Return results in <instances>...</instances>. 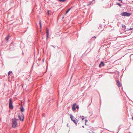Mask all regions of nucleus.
Here are the masks:
<instances>
[{
  "instance_id": "obj_5",
  "label": "nucleus",
  "mask_w": 133,
  "mask_h": 133,
  "mask_svg": "<svg viewBox=\"0 0 133 133\" xmlns=\"http://www.w3.org/2000/svg\"><path fill=\"white\" fill-rule=\"evenodd\" d=\"M105 65V63L103 61H101L99 64V67L101 68L102 66H103Z\"/></svg>"
},
{
  "instance_id": "obj_21",
  "label": "nucleus",
  "mask_w": 133,
  "mask_h": 133,
  "mask_svg": "<svg viewBox=\"0 0 133 133\" xmlns=\"http://www.w3.org/2000/svg\"><path fill=\"white\" fill-rule=\"evenodd\" d=\"M47 14L48 15H49L50 14V12H49V11L48 10H47Z\"/></svg>"
},
{
  "instance_id": "obj_4",
  "label": "nucleus",
  "mask_w": 133,
  "mask_h": 133,
  "mask_svg": "<svg viewBox=\"0 0 133 133\" xmlns=\"http://www.w3.org/2000/svg\"><path fill=\"white\" fill-rule=\"evenodd\" d=\"M46 39H47L49 36V29L48 28L46 29Z\"/></svg>"
},
{
  "instance_id": "obj_10",
  "label": "nucleus",
  "mask_w": 133,
  "mask_h": 133,
  "mask_svg": "<svg viewBox=\"0 0 133 133\" xmlns=\"http://www.w3.org/2000/svg\"><path fill=\"white\" fill-rule=\"evenodd\" d=\"M76 118H75L74 119H71V120L73 121L74 123L76 124V125H77V122L75 120Z\"/></svg>"
},
{
  "instance_id": "obj_13",
  "label": "nucleus",
  "mask_w": 133,
  "mask_h": 133,
  "mask_svg": "<svg viewBox=\"0 0 133 133\" xmlns=\"http://www.w3.org/2000/svg\"><path fill=\"white\" fill-rule=\"evenodd\" d=\"M20 109L21 112H23L24 111V109L23 107L22 106H21L20 108Z\"/></svg>"
},
{
  "instance_id": "obj_8",
  "label": "nucleus",
  "mask_w": 133,
  "mask_h": 133,
  "mask_svg": "<svg viewBox=\"0 0 133 133\" xmlns=\"http://www.w3.org/2000/svg\"><path fill=\"white\" fill-rule=\"evenodd\" d=\"M117 85L118 87H120L121 86V84L120 83L119 81V80L116 81Z\"/></svg>"
},
{
  "instance_id": "obj_15",
  "label": "nucleus",
  "mask_w": 133,
  "mask_h": 133,
  "mask_svg": "<svg viewBox=\"0 0 133 133\" xmlns=\"http://www.w3.org/2000/svg\"><path fill=\"white\" fill-rule=\"evenodd\" d=\"M116 3L117 5H118L120 7H121V6L122 5L119 3H118V2H116Z\"/></svg>"
},
{
  "instance_id": "obj_11",
  "label": "nucleus",
  "mask_w": 133,
  "mask_h": 133,
  "mask_svg": "<svg viewBox=\"0 0 133 133\" xmlns=\"http://www.w3.org/2000/svg\"><path fill=\"white\" fill-rule=\"evenodd\" d=\"M126 12H124L121 14V15L123 16H125Z\"/></svg>"
},
{
  "instance_id": "obj_32",
  "label": "nucleus",
  "mask_w": 133,
  "mask_h": 133,
  "mask_svg": "<svg viewBox=\"0 0 133 133\" xmlns=\"http://www.w3.org/2000/svg\"><path fill=\"white\" fill-rule=\"evenodd\" d=\"M82 127L83 128H84V127L83 126H82Z\"/></svg>"
},
{
  "instance_id": "obj_6",
  "label": "nucleus",
  "mask_w": 133,
  "mask_h": 133,
  "mask_svg": "<svg viewBox=\"0 0 133 133\" xmlns=\"http://www.w3.org/2000/svg\"><path fill=\"white\" fill-rule=\"evenodd\" d=\"M76 105V103L74 104L72 107V110L73 111H74L76 110V108H75V106Z\"/></svg>"
},
{
  "instance_id": "obj_27",
  "label": "nucleus",
  "mask_w": 133,
  "mask_h": 133,
  "mask_svg": "<svg viewBox=\"0 0 133 133\" xmlns=\"http://www.w3.org/2000/svg\"><path fill=\"white\" fill-rule=\"evenodd\" d=\"M117 0L119 1H121V3L122 2V1H123V0Z\"/></svg>"
},
{
  "instance_id": "obj_29",
  "label": "nucleus",
  "mask_w": 133,
  "mask_h": 133,
  "mask_svg": "<svg viewBox=\"0 0 133 133\" xmlns=\"http://www.w3.org/2000/svg\"><path fill=\"white\" fill-rule=\"evenodd\" d=\"M132 120H133V116L132 117Z\"/></svg>"
},
{
  "instance_id": "obj_31",
  "label": "nucleus",
  "mask_w": 133,
  "mask_h": 133,
  "mask_svg": "<svg viewBox=\"0 0 133 133\" xmlns=\"http://www.w3.org/2000/svg\"><path fill=\"white\" fill-rule=\"evenodd\" d=\"M82 120H83L84 119V118H82Z\"/></svg>"
},
{
  "instance_id": "obj_14",
  "label": "nucleus",
  "mask_w": 133,
  "mask_h": 133,
  "mask_svg": "<svg viewBox=\"0 0 133 133\" xmlns=\"http://www.w3.org/2000/svg\"><path fill=\"white\" fill-rule=\"evenodd\" d=\"M70 116L71 120L73 119V118H74L73 116L71 114H70Z\"/></svg>"
},
{
  "instance_id": "obj_19",
  "label": "nucleus",
  "mask_w": 133,
  "mask_h": 133,
  "mask_svg": "<svg viewBox=\"0 0 133 133\" xmlns=\"http://www.w3.org/2000/svg\"><path fill=\"white\" fill-rule=\"evenodd\" d=\"M133 29V28H130V29H127L126 30V31H128L129 30H132Z\"/></svg>"
},
{
  "instance_id": "obj_20",
  "label": "nucleus",
  "mask_w": 133,
  "mask_h": 133,
  "mask_svg": "<svg viewBox=\"0 0 133 133\" xmlns=\"http://www.w3.org/2000/svg\"><path fill=\"white\" fill-rule=\"evenodd\" d=\"M12 72V71H9L8 73V76H9L10 74Z\"/></svg>"
},
{
  "instance_id": "obj_25",
  "label": "nucleus",
  "mask_w": 133,
  "mask_h": 133,
  "mask_svg": "<svg viewBox=\"0 0 133 133\" xmlns=\"http://www.w3.org/2000/svg\"><path fill=\"white\" fill-rule=\"evenodd\" d=\"M39 25H42L41 23V21H40Z\"/></svg>"
},
{
  "instance_id": "obj_16",
  "label": "nucleus",
  "mask_w": 133,
  "mask_h": 133,
  "mask_svg": "<svg viewBox=\"0 0 133 133\" xmlns=\"http://www.w3.org/2000/svg\"><path fill=\"white\" fill-rule=\"evenodd\" d=\"M60 2H64L66 1V0H58Z\"/></svg>"
},
{
  "instance_id": "obj_9",
  "label": "nucleus",
  "mask_w": 133,
  "mask_h": 133,
  "mask_svg": "<svg viewBox=\"0 0 133 133\" xmlns=\"http://www.w3.org/2000/svg\"><path fill=\"white\" fill-rule=\"evenodd\" d=\"M131 15V14L130 13L126 12L125 16L129 17Z\"/></svg>"
},
{
  "instance_id": "obj_1",
  "label": "nucleus",
  "mask_w": 133,
  "mask_h": 133,
  "mask_svg": "<svg viewBox=\"0 0 133 133\" xmlns=\"http://www.w3.org/2000/svg\"><path fill=\"white\" fill-rule=\"evenodd\" d=\"M12 127L13 128H15L18 126L17 121H16V119L15 118H13L12 119Z\"/></svg>"
},
{
  "instance_id": "obj_17",
  "label": "nucleus",
  "mask_w": 133,
  "mask_h": 133,
  "mask_svg": "<svg viewBox=\"0 0 133 133\" xmlns=\"http://www.w3.org/2000/svg\"><path fill=\"white\" fill-rule=\"evenodd\" d=\"M9 35L7 37H6L5 38V39L8 42V40L9 39Z\"/></svg>"
},
{
  "instance_id": "obj_18",
  "label": "nucleus",
  "mask_w": 133,
  "mask_h": 133,
  "mask_svg": "<svg viewBox=\"0 0 133 133\" xmlns=\"http://www.w3.org/2000/svg\"><path fill=\"white\" fill-rule=\"evenodd\" d=\"M95 38H96V37L95 36H94L93 37L91 38V39L92 40H94L95 39Z\"/></svg>"
},
{
  "instance_id": "obj_23",
  "label": "nucleus",
  "mask_w": 133,
  "mask_h": 133,
  "mask_svg": "<svg viewBox=\"0 0 133 133\" xmlns=\"http://www.w3.org/2000/svg\"><path fill=\"white\" fill-rule=\"evenodd\" d=\"M76 108H77V109H78L79 108V106H78V105H77V106H76Z\"/></svg>"
},
{
  "instance_id": "obj_34",
  "label": "nucleus",
  "mask_w": 133,
  "mask_h": 133,
  "mask_svg": "<svg viewBox=\"0 0 133 133\" xmlns=\"http://www.w3.org/2000/svg\"><path fill=\"white\" fill-rule=\"evenodd\" d=\"M122 25H124V24H122Z\"/></svg>"
},
{
  "instance_id": "obj_22",
  "label": "nucleus",
  "mask_w": 133,
  "mask_h": 133,
  "mask_svg": "<svg viewBox=\"0 0 133 133\" xmlns=\"http://www.w3.org/2000/svg\"><path fill=\"white\" fill-rule=\"evenodd\" d=\"M85 125H87L86 124V122H87L88 121V120L87 119H85Z\"/></svg>"
},
{
  "instance_id": "obj_7",
  "label": "nucleus",
  "mask_w": 133,
  "mask_h": 133,
  "mask_svg": "<svg viewBox=\"0 0 133 133\" xmlns=\"http://www.w3.org/2000/svg\"><path fill=\"white\" fill-rule=\"evenodd\" d=\"M18 117L19 118V120L21 121H23L24 120V117L23 116L22 118L21 116L19 114L18 115Z\"/></svg>"
},
{
  "instance_id": "obj_24",
  "label": "nucleus",
  "mask_w": 133,
  "mask_h": 133,
  "mask_svg": "<svg viewBox=\"0 0 133 133\" xmlns=\"http://www.w3.org/2000/svg\"><path fill=\"white\" fill-rule=\"evenodd\" d=\"M51 46H53V47H54L55 48V47L56 46L53 45H51Z\"/></svg>"
},
{
  "instance_id": "obj_33",
  "label": "nucleus",
  "mask_w": 133,
  "mask_h": 133,
  "mask_svg": "<svg viewBox=\"0 0 133 133\" xmlns=\"http://www.w3.org/2000/svg\"><path fill=\"white\" fill-rule=\"evenodd\" d=\"M94 0H92V2H93V1H94Z\"/></svg>"
},
{
  "instance_id": "obj_2",
  "label": "nucleus",
  "mask_w": 133,
  "mask_h": 133,
  "mask_svg": "<svg viewBox=\"0 0 133 133\" xmlns=\"http://www.w3.org/2000/svg\"><path fill=\"white\" fill-rule=\"evenodd\" d=\"M126 25H122V28H120L119 30V32L121 34L123 33L124 32H125L127 31L126 30H125L126 29Z\"/></svg>"
},
{
  "instance_id": "obj_28",
  "label": "nucleus",
  "mask_w": 133,
  "mask_h": 133,
  "mask_svg": "<svg viewBox=\"0 0 133 133\" xmlns=\"http://www.w3.org/2000/svg\"><path fill=\"white\" fill-rule=\"evenodd\" d=\"M42 25H40V29L41 28H42Z\"/></svg>"
},
{
  "instance_id": "obj_26",
  "label": "nucleus",
  "mask_w": 133,
  "mask_h": 133,
  "mask_svg": "<svg viewBox=\"0 0 133 133\" xmlns=\"http://www.w3.org/2000/svg\"><path fill=\"white\" fill-rule=\"evenodd\" d=\"M64 18V16H63L62 17V19H63Z\"/></svg>"
},
{
  "instance_id": "obj_12",
  "label": "nucleus",
  "mask_w": 133,
  "mask_h": 133,
  "mask_svg": "<svg viewBox=\"0 0 133 133\" xmlns=\"http://www.w3.org/2000/svg\"><path fill=\"white\" fill-rule=\"evenodd\" d=\"M72 8V7H71V8H69L67 10H66L65 12V14H67L68 12L71 10V8Z\"/></svg>"
},
{
  "instance_id": "obj_30",
  "label": "nucleus",
  "mask_w": 133,
  "mask_h": 133,
  "mask_svg": "<svg viewBox=\"0 0 133 133\" xmlns=\"http://www.w3.org/2000/svg\"><path fill=\"white\" fill-rule=\"evenodd\" d=\"M18 119H16V121H18Z\"/></svg>"
},
{
  "instance_id": "obj_3",
  "label": "nucleus",
  "mask_w": 133,
  "mask_h": 133,
  "mask_svg": "<svg viewBox=\"0 0 133 133\" xmlns=\"http://www.w3.org/2000/svg\"><path fill=\"white\" fill-rule=\"evenodd\" d=\"M13 101L12 98H10L9 100V107L10 109H13V106L12 105Z\"/></svg>"
}]
</instances>
